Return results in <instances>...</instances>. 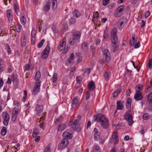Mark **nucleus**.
<instances>
[{
	"label": "nucleus",
	"mask_w": 152,
	"mask_h": 152,
	"mask_svg": "<svg viewBox=\"0 0 152 152\" xmlns=\"http://www.w3.org/2000/svg\"><path fill=\"white\" fill-rule=\"evenodd\" d=\"M94 119L95 121L100 122L103 128L107 129L108 127L109 122L105 115L102 114L96 115L94 117Z\"/></svg>",
	"instance_id": "f257e3e1"
},
{
	"label": "nucleus",
	"mask_w": 152,
	"mask_h": 152,
	"mask_svg": "<svg viewBox=\"0 0 152 152\" xmlns=\"http://www.w3.org/2000/svg\"><path fill=\"white\" fill-rule=\"evenodd\" d=\"M117 30L116 28H113L111 31V43L118 42L117 37Z\"/></svg>",
	"instance_id": "f03ea898"
},
{
	"label": "nucleus",
	"mask_w": 152,
	"mask_h": 152,
	"mask_svg": "<svg viewBox=\"0 0 152 152\" xmlns=\"http://www.w3.org/2000/svg\"><path fill=\"white\" fill-rule=\"evenodd\" d=\"M124 118L128 122L129 125H131L133 124V121L132 112L130 110H128L126 112L124 115Z\"/></svg>",
	"instance_id": "7ed1b4c3"
},
{
	"label": "nucleus",
	"mask_w": 152,
	"mask_h": 152,
	"mask_svg": "<svg viewBox=\"0 0 152 152\" xmlns=\"http://www.w3.org/2000/svg\"><path fill=\"white\" fill-rule=\"evenodd\" d=\"M50 50V44L48 42L45 48L42 51L41 55V58L43 59L46 58L49 53Z\"/></svg>",
	"instance_id": "20e7f679"
},
{
	"label": "nucleus",
	"mask_w": 152,
	"mask_h": 152,
	"mask_svg": "<svg viewBox=\"0 0 152 152\" xmlns=\"http://www.w3.org/2000/svg\"><path fill=\"white\" fill-rule=\"evenodd\" d=\"M66 39H64L62 40V42L60 43L59 46L58 47V50L62 51L64 50L63 53H65L68 50V47L66 48Z\"/></svg>",
	"instance_id": "39448f33"
},
{
	"label": "nucleus",
	"mask_w": 152,
	"mask_h": 152,
	"mask_svg": "<svg viewBox=\"0 0 152 152\" xmlns=\"http://www.w3.org/2000/svg\"><path fill=\"white\" fill-rule=\"evenodd\" d=\"M69 142V140L67 139L64 138L63 139L58 145V149H61L64 148L68 145Z\"/></svg>",
	"instance_id": "423d86ee"
},
{
	"label": "nucleus",
	"mask_w": 152,
	"mask_h": 152,
	"mask_svg": "<svg viewBox=\"0 0 152 152\" xmlns=\"http://www.w3.org/2000/svg\"><path fill=\"white\" fill-rule=\"evenodd\" d=\"M127 22L126 18L125 17H123L121 18L119 22V23L118 25V28L119 30H121L124 27V24Z\"/></svg>",
	"instance_id": "0eeeda50"
},
{
	"label": "nucleus",
	"mask_w": 152,
	"mask_h": 152,
	"mask_svg": "<svg viewBox=\"0 0 152 152\" xmlns=\"http://www.w3.org/2000/svg\"><path fill=\"white\" fill-rule=\"evenodd\" d=\"M43 110V107L42 105L37 104L36 106L35 110L37 115L39 116L42 113Z\"/></svg>",
	"instance_id": "6e6552de"
},
{
	"label": "nucleus",
	"mask_w": 152,
	"mask_h": 152,
	"mask_svg": "<svg viewBox=\"0 0 152 152\" xmlns=\"http://www.w3.org/2000/svg\"><path fill=\"white\" fill-rule=\"evenodd\" d=\"M102 52L104 55L105 56L107 62H109L111 59V57L110 54L108 50L107 49H104L103 50Z\"/></svg>",
	"instance_id": "1a4fd4ad"
},
{
	"label": "nucleus",
	"mask_w": 152,
	"mask_h": 152,
	"mask_svg": "<svg viewBox=\"0 0 152 152\" xmlns=\"http://www.w3.org/2000/svg\"><path fill=\"white\" fill-rule=\"evenodd\" d=\"M40 85L39 81L38 80L37 82H36L32 91V94H33L36 95L38 92L40 88Z\"/></svg>",
	"instance_id": "9d476101"
},
{
	"label": "nucleus",
	"mask_w": 152,
	"mask_h": 152,
	"mask_svg": "<svg viewBox=\"0 0 152 152\" xmlns=\"http://www.w3.org/2000/svg\"><path fill=\"white\" fill-rule=\"evenodd\" d=\"M78 120L77 119L74 120L73 121L69 122L68 124L69 125L72 126L71 128L73 129H76L77 127V126H78Z\"/></svg>",
	"instance_id": "9b49d317"
},
{
	"label": "nucleus",
	"mask_w": 152,
	"mask_h": 152,
	"mask_svg": "<svg viewBox=\"0 0 152 152\" xmlns=\"http://www.w3.org/2000/svg\"><path fill=\"white\" fill-rule=\"evenodd\" d=\"M134 98L136 101H139L142 99L143 96L141 92H136Z\"/></svg>",
	"instance_id": "f8f14e48"
},
{
	"label": "nucleus",
	"mask_w": 152,
	"mask_h": 152,
	"mask_svg": "<svg viewBox=\"0 0 152 152\" xmlns=\"http://www.w3.org/2000/svg\"><path fill=\"white\" fill-rule=\"evenodd\" d=\"M7 15L8 18V20L10 22H11L13 19L12 11L10 10H7Z\"/></svg>",
	"instance_id": "ddd939ff"
},
{
	"label": "nucleus",
	"mask_w": 152,
	"mask_h": 152,
	"mask_svg": "<svg viewBox=\"0 0 152 152\" xmlns=\"http://www.w3.org/2000/svg\"><path fill=\"white\" fill-rule=\"evenodd\" d=\"M88 87L89 91H94L95 88V83L93 81H91L88 83Z\"/></svg>",
	"instance_id": "4468645a"
},
{
	"label": "nucleus",
	"mask_w": 152,
	"mask_h": 152,
	"mask_svg": "<svg viewBox=\"0 0 152 152\" xmlns=\"http://www.w3.org/2000/svg\"><path fill=\"white\" fill-rule=\"evenodd\" d=\"M94 140H97L99 138L100 133L98 132V129L96 128H94Z\"/></svg>",
	"instance_id": "2eb2a0df"
},
{
	"label": "nucleus",
	"mask_w": 152,
	"mask_h": 152,
	"mask_svg": "<svg viewBox=\"0 0 152 152\" xmlns=\"http://www.w3.org/2000/svg\"><path fill=\"white\" fill-rule=\"evenodd\" d=\"M20 20L21 23L25 25L26 22V19L25 18V15L23 13H21L20 14Z\"/></svg>",
	"instance_id": "dca6fc26"
},
{
	"label": "nucleus",
	"mask_w": 152,
	"mask_h": 152,
	"mask_svg": "<svg viewBox=\"0 0 152 152\" xmlns=\"http://www.w3.org/2000/svg\"><path fill=\"white\" fill-rule=\"evenodd\" d=\"M124 7L122 6H121L119 7L117 9V12L115 14V16L117 17H119L121 16L119 14L123 11Z\"/></svg>",
	"instance_id": "f3484780"
},
{
	"label": "nucleus",
	"mask_w": 152,
	"mask_h": 152,
	"mask_svg": "<svg viewBox=\"0 0 152 152\" xmlns=\"http://www.w3.org/2000/svg\"><path fill=\"white\" fill-rule=\"evenodd\" d=\"M118 43V42L112 43L113 51L114 52H116L119 50Z\"/></svg>",
	"instance_id": "a211bd4d"
},
{
	"label": "nucleus",
	"mask_w": 152,
	"mask_h": 152,
	"mask_svg": "<svg viewBox=\"0 0 152 152\" xmlns=\"http://www.w3.org/2000/svg\"><path fill=\"white\" fill-rule=\"evenodd\" d=\"M81 48L83 51L86 52L88 48V43L86 42H83L81 45Z\"/></svg>",
	"instance_id": "6ab92c4d"
},
{
	"label": "nucleus",
	"mask_w": 152,
	"mask_h": 152,
	"mask_svg": "<svg viewBox=\"0 0 152 152\" xmlns=\"http://www.w3.org/2000/svg\"><path fill=\"white\" fill-rule=\"evenodd\" d=\"M50 7V2L49 1L45 4L43 7L44 10L46 12H48Z\"/></svg>",
	"instance_id": "aec40b11"
},
{
	"label": "nucleus",
	"mask_w": 152,
	"mask_h": 152,
	"mask_svg": "<svg viewBox=\"0 0 152 152\" xmlns=\"http://www.w3.org/2000/svg\"><path fill=\"white\" fill-rule=\"evenodd\" d=\"M123 102L118 101L117 102V110H122L123 109Z\"/></svg>",
	"instance_id": "412c9836"
},
{
	"label": "nucleus",
	"mask_w": 152,
	"mask_h": 152,
	"mask_svg": "<svg viewBox=\"0 0 152 152\" xmlns=\"http://www.w3.org/2000/svg\"><path fill=\"white\" fill-rule=\"evenodd\" d=\"M135 35H133L132 37V40L131 39L130 40L129 44L130 45L131 47L133 46L137 42V38H135Z\"/></svg>",
	"instance_id": "4be33fe9"
},
{
	"label": "nucleus",
	"mask_w": 152,
	"mask_h": 152,
	"mask_svg": "<svg viewBox=\"0 0 152 152\" xmlns=\"http://www.w3.org/2000/svg\"><path fill=\"white\" fill-rule=\"evenodd\" d=\"M52 7L53 10L55 11L56 10L57 7V3L56 0H51Z\"/></svg>",
	"instance_id": "5701e85b"
},
{
	"label": "nucleus",
	"mask_w": 152,
	"mask_h": 152,
	"mask_svg": "<svg viewBox=\"0 0 152 152\" xmlns=\"http://www.w3.org/2000/svg\"><path fill=\"white\" fill-rule=\"evenodd\" d=\"M66 125L64 124H62L58 125V130L60 131H62L66 127Z\"/></svg>",
	"instance_id": "b1692460"
},
{
	"label": "nucleus",
	"mask_w": 152,
	"mask_h": 152,
	"mask_svg": "<svg viewBox=\"0 0 152 152\" xmlns=\"http://www.w3.org/2000/svg\"><path fill=\"white\" fill-rule=\"evenodd\" d=\"M132 99L131 98H128L126 101V108H129L131 106Z\"/></svg>",
	"instance_id": "393cba45"
},
{
	"label": "nucleus",
	"mask_w": 152,
	"mask_h": 152,
	"mask_svg": "<svg viewBox=\"0 0 152 152\" xmlns=\"http://www.w3.org/2000/svg\"><path fill=\"white\" fill-rule=\"evenodd\" d=\"M80 34L79 32H76L73 34L72 37L76 39H78L80 37Z\"/></svg>",
	"instance_id": "a878e982"
},
{
	"label": "nucleus",
	"mask_w": 152,
	"mask_h": 152,
	"mask_svg": "<svg viewBox=\"0 0 152 152\" xmlns=\"http://www.w3.org/2000/svg\"><path fill=\"white\" fill-rule=\"evenodd\" d=\"M36 31L35 28H33L31 32V37L32 41H33L34 43V40L35 39V36Z\"/></svg>",
	"instance_id": "bb28decb"
},
{
	"label": "nucleus",
	"mask_w": 152,
	"mask_h": 152,
	"mask_svg": "<svg viewBox=\"0 0 152 152\" xmlns=\"http://www.w3.org/2000/svg\"><path fill=\"white\" fill-rule=\"evenodd\" d=\"M110 72L108 70H107L104 74V77L105 80H107L110 77Z\"/></svg>",
	"instance_id": "cd10ccee"
},
{
	"label": "nucleus",
	"mask_w": 152,
	"mask_h": 152,
	"mask_svg": "<svg viewBox=\"0 0 152 152\" xmlns=\"http://www.w3.org/2000/svg\"><path fill=\"white\" fill-rule=\"evenodd\" d=\"M75 55L73 53L70 54L69 57L68 59V61L69 63H71L72 61L74 60Z\"/></svg>",
	"instance_id": "c85d7f7f"
},
{
	"label": "nucleus",
	"mask_w": 152,
	"mask_h": 152,
	"mask_svg": "<svg viewBox=\"0 0 152 152\" xmlns=\"http://www.w3.org/2000/svg\"><path fill=\"white\" fill-rule=\"evenodd\" d=\"M73 15L76 18H78L81 15V14L77 10H75L73 12Z\"/></svg>",
	"instance_id": "c756f323"
},
{
	"label": "nucleus",
	"mask_w": 152,
	"mask_h": 152,
	"mask_svg": "<svg viewBox=\"0 0 152 152\" xmlns=\"http://www.w3.org/2000/svg\"><path fill=\"white\" fill-rule=\"evenodd\" d=\"M79 102V98L77 97H75L73 98L72 101V104L73 105H75L77 104Z\"/></svg>",
	"instance_id": "7c9ffc66"
},
{
	"label": "nucleus",
	"mask_w": 152,
	"mask_h": 152,
	"mask_svg": "<svg viewBox=\"0 0 152 152\" xmlns=\"http://www.w3.org/2000/svg\"><path fill=\"white\" fill-rule=\"evenodd\" d=\"M41 75L40 73L39 72H37L35 75V79L36 80V82H37V81L38 80L39 81V83H40V80H39V78L40 77Z\"/></svg>",
	"instance_id": "2f4dec72"
},
{
	"label": "nucleus",
	"mask_w": 152,
	"mask_h": 152,
	"mask_svg": "<svg viewBox=\"0 0 152 152\" xmlns=\"http://www.w3.org/2000/svg\"><path fill=\"white\" fill-rule=\"evenodd\" d=\"M113 137L115 140L114 144H117L118 142V136L116 132L113 133Z\"/></svg>",
	"instance_id": "473e14b6"
},
{
	"label": "nucleus",
	"mask_w": 152,
	"mask_h": 152,
	"mask_svg": "<svg viewBox=\"0 0 152 152\" xmlns=\"http://www.w3.org/2000/svg\"><path fill=\"white\" fill-rule=\"evenodd\" d=\"M142 87V85L141 84H139L136 86L135 88L136 92H141L140 91Z\"/></svg>",
	"instance_id": "72a5a7b5"
},
{
	"label": "nucleus",
	"mask_w": 152,
	"mask_h": 152,
	"mask_svg": "<svg viewBox=\"0 0 152 152\" xmlns=\"http://www.w3.org/2000/svg\"><path fill=\"white\" fill-rule=\"evenodd\" d=\"M70 135V134L67 132H65L63 134V136L64 138H66L67 139L68 138L69 139L71 138L72 137Z\"/></svg>",
	"instance_id": "f704fd0d"
},
{
	"label": "nucleus",
	"mask_w": 152,
	"mask_h": 152,
	"mask_svg": "<svg viewBox=\"0 0 152 152\" xmlns=\"http://www.w3.org/2000/svg\"><path fill=\"white\" fill-rule=\"evenodd\" d=\"M121 92V90L118 89L115 91L113 94L112 96V97L114 98H115L118 96V94Z\"/></svg>",
	"instance_id": "c9c22d12"
},
{
	"label": "nucleus",
	"mask_w": 152,
	"mask_h": 152,
	"mask_svg": "<svg viewBox=\"0 0 152 152\" xmlns=\"http://www.w3.org/2000/svg\"><path fill=\"white\" fill-rule=\"evenodd\" d=\"M2 117L3 118V119H10V116L8 114L5 112H4L3 113Z\"/></svg>",
	"instance_id": "e433bc0d"
},
{
	"label": "nucleus",
	"mask_w": 152,
	"mask_h": 152,
	"mask_svg": "<svg viewBox=\"0 0 152 152\" xmlns=\"http://www.w3.org/2000/svg\"><path fill=\"white\" fill-rule=\"evenodd\" d=\"M58 75L56 73H55L53 75L52 77V81L53 83H55L58 80Z\"/></svg>",
	"instance_id": "4c0bfd02"
},
{
	"label": "nucleus",
	"mask_w": 152,
	"mask_h": 152,
	"mask_svg": "<svg viewBox=\"0 0 152 152\" xmlns=\"http://www.w3.org/2000/svg\"><path fill=\"white\" fill-rule=\"evenodd\" d=\"M7 130L6 128L5 127H3L1 131V134L2 136H4L6 134Z\"/></svg>",
	"instance_id": "58836bf2"
},
{
	"label": "nucleus",
	"mask_w": 152,
	"mask_h": 152,
	"mask_svg": "<svg viewBox=\"0 0 152 152\" xmlns=\"http://www.w3.org/2000/svg\"><path fill=\"white\" fill-rule=\"evenodd\" d=\"M92 152H100V149L99 146H95L93 149Z\"/></svg>",
	"instance_id": "ea45409f"
},
{
	"label": "nucleus",
	"mask_w": 152,
	"mask_h": 152,
	"mask_svg": "<svg viewBox=\"0 0 152 152\" xmlns=\"http://www.w3.org/2000/svg\"><path fill=\"white\" fill-rule=\"evenodd\" d=\"M148 101L149 102V103L152 102V92L150 93L148 95Z\"/></svg>",
	"instance_id": "a19ab883"
},
{
	"label": "nucleus",
	"mask_w": 152,
	"mask_h": 152,
	"mask_svg": "<svg viewBox=\"0 0 152 152\" xmlns=\"http://www.w3.org/2000/svg\"><path fill=\"white\" fill-rule=\"evenodd\" d=\"M91 51L92 52V56H94L96 53V48L94 46H91L90 47Z\"/></svg>",
	"instance_id": "79ce46f5"
},
{
	"label": "nucleus",
	"mask_w": 152,
	"mask_h": 152,
	"mask_svg": "<svg viewBox=\"0 0 152 152\" xmlns=\"http://www.w3.org/2000/svg\"><path fill=\"white\" fill-rule=\"evenodd\" d=\"M75 39H74L73 37L71 38L69 40V43L71 45H73L75 42V41L76 40Z\"/></svg>",
	"instance_id": "37998d69"
},
{
	"label": "nucleus",
	"mask_w": 152,
	"mask_h": 152,
	"mask_svg": "<svg viewBox=\"0 0 152 152\" xmlns=\"http://www.w3.org/2000/svg\"><path fill=\"white\" fill-rule=\"evenodd\" d=\"M62 116L61 115L59 118L56 119L55 122L57 124L58 123H61L62 121Z\"/></svg>",
	"instance_id": "c03bdc74"
},
{
	"label": "nucleus",
	"mask_w": 152,
	"mask_h": 152,
	"mask_svg": "<svg viewBox=\"0 0 152 152\" xmlns=\"http://www.w3.org/2000/svg\"><path fill=\"white\" fill-rule=\"evenodd\" d=\"M38 129H34L33 132V137H35L38 134Z\"/></svg>",
	"instance_id": "a18cd8bd"
},
{
	"label": "nucleus",
	"mask_w": 152,
	"mask_h": 152,
	"mask_svg": "<svg viewBox=\"0 0 152 152\" xmlns=\"http://www.w3.org/2000/svg\"><path fill=\"white\" fill-rule=\"evenodd\" d=\"M45 41V40L44 39L42 40L38 43L37 45L38 47L39 48H41L42 46Z\"/></svg>",
	"instance_id": "49530a36"
},
{
	"label": "nucleus",
	"mask_w": 152,
	"mask_h": 152,
	"mask_svg": "<svg viewBox=\"0 0 152 152\" xmlns=\"http://www.w3.org/2000/svg\"><path fill=\"white\" fill-rule=\"evenodd\" d=\"M14 8L16 13L18 14V13L19 12V8L18 7L17 4H14Z\"/></svg>",
	"instance_id": "de8ad7c7"
},
{
	"label": "nucleus",
	"mask_w": 152,
	"mask_h": 152,
	"mask_svg": "<svg viewBox=\"0 0 152 152\" xmlns=\"http://www.w3.org/2000/svg\"><path fill=\"white\" fill-rule=\"evenodd\" d=\"M6 49L7 50V51L8 54H10L11 53V52L9 45L8 44H7L6 45Z\"/></svg>",
	"instance_id": "09e8293b"
},
{
	"label": "nucleus",
	"mask_w": 152,
	"mask_h": 152,
	"mask_svg": "<svg viewBox=\"0 0 152 152\" xmlns=\"http://www.w3.org/2000/svg\"><path fill=\"white\" fill-rule=\"evenodd\" d=\"M26 42V40L25 39V37H23L21 38V44L23 46L25 45Z\"/></svg>",
	"instance_id": "8fccbe9b"
},
{
	"label": "nucleus",
	"mask_w": 152,
	"mask_h": 152,
	"mask_svg": "<svg viewBox=\"0 0 152 152\" xmlns=\"http://www.w3.org/2000/svg\"><path fill=\"white\" fill-rule=\"evenodd\" d=\"M11 79L13 82H15V83L17 82L18 79L14 75H12Z\"/></svg>",
	"instance_id": "3c124183"
},
{
	"label": "nucleus",
	"mask_w": 152,
	"mask_h": 152,
	"mask_svg": "<svg viewBox=\"0 0 152 152\" xmlns=\"http://www.w3.org/2000/svg\"><path fill=\"white\" fill-rule=\"evenodd\" d=\"M143 118L144 120H147L149 119V114L148 113H146L143 114Z\"/></svg>",
	"instance_id": "603ef678"
},
{
	"label": "nucleus",
	"mask_w": 152,
	"mask_h": 152,
	"mask_svg": "<svg viewBox=\"0 0 152 152\" xmlns=\"http://www.w3.org/2000/svg\"><path fill=\"white\" fill-rule=\"evenodd\" d=\"M27 97V93L26 91V90H24V96L23 97V101L24 102L26 100V98Z\"/></svg>",
	"instance_id": "864d4df0"
},
{
	"label": "nucleus",
	"mask_w": 152,
	"mask_h": 152,
	"mask_svg": "<svg viewBox=\"0 0 152 152\" xmlns=\"http://www.w3.org/2000/svg\"><path fill=\"white\" fill-rule=\"evenodd\" d=\"M50 146L48 145L44 149V152H50Z\"/></svg>",
	"instance_id": "5fc2aeb1"
},
{
	"label": "nucleus",
	"mask_w": 152,
	"mask_h": 152,
	"mask_svg": "<svg viewBox=\"0 0 152 152\" xmlns=\"http://www.w3.org/2000/svg\"><path fill=\"white\" fill-rule=\"evenodd\" d=\"M30 65L27 64L24 67V70L25 72L26 70H29L30 69Z\"/></svg>",
	"instance_id": "6e6d98bb"
},
{
	"label": "nucleus",
	"mask_w": 152,
	"mask_h": 152,
	"mask_svg": "<svg viewBox=\"0 0 152 152\" xmlns=\"http://www.w3.org/2000/svg\"><path fill=\"white\" fill-rule=\"evenodd\" d=\"M69 22L71 24H74L76 22L75 19L74 18L72 17L69 20Z\"/></svg>",
	"instance_id": "4d7b16f0"
},
{
	"label": "nucleus",
	"mask_w": 152,
	"mask_h": 152,
	"mask_svg": "<svg viewBox=\"0 0 152 152\" xmlns=\"http://www.w3.org/2000/svg\"><path fill=\"white\" fill-rule=\"evenodd\" d=\"M77 83L79 84L80 83L82 80L81 77L80 76H78L76 77Z\"/></svg>",
	"instance_id": "13d9d810"
},
{
	"label": "nucleus",
	"mask_w": 152,
	"mask_h": 152,
	"mask_svg": "<svg viewBox=\"0 0 152 152\" xmlns=\"http://www.w3.org/2000/svg\"><path fill=\"white\" fill-rule=\"evenodd\" d=\"M9 121V119H4L3 121V124L5 126H7L8 124V123Z\"/></svg>",
	"instance_id": "bf43d9fd"
},
{
	"label": "nucleus",
	"mask_w": 152,
	"mask_h": 152,
	"mask_svg": "<svg viewBox=\"0 0 152 152\" xmlns=\"http://www.w3.org/2000/svg\"><path fill=\"white\" fill-rule=\"evenodd\" d=\"M110 0H103V5L106 6L108 4Z\"/></svg>",
	"instance_id": "052dcab7"
},
{
	"label": "nucleus",
	"mask_w": 152,
	"mask_h": 152,
	"mask_svg": "<svg viewBox=\"0 0 152 152\" xmlns=\"http://www.w3.org/2000/svg\"><path fill=\"white\" fill-rule=\"evenodd\" d=\"M152 65V59L150 58L149 60L148 67L150 69H151Z\"/></svg>",
	"instance_id": "680f3d73"
},
{
	"label": "nucleus",
	"mask_w": 152,
	"mask_h": 152,
	"mask_svg": "<svg viewBox=\"0 0 152 152\" xmlns=\"http://www.w3.org/2000/svg\"><path fill=\"white\" fill-rule=\"evenodd\" d=\"M90 96V92L89 91H87L86 95V99L87 100L89 99Z\"/></svg>",
	"instance_id": "e2e57ef3"
},
{
	"label": "nucleus",
	"mask_w": 152,
	"mask_h": 152,
	"mask_svg": "<svg viewBox=\"0 0 152 152\" xmlns=\"http://www.w3.org/2000/svg\"><path fill=\"white\" fill-rule=\"evenodd\" d=\"M98 16L99 13L97 12H95L93 13V16L94 18H97Z\"/></svg>",
	"instance_id": "0e129e2a"
},
{
	"label": "nucleus",
	"mask_w": 152,
	"mask_h": 152,
	"mask_svg": "<svg viewBox=\"0 0 152 152\" xmlns=\"http://www.w3.org/2000/svg\"><path fill=\"white\" fill-rule=\"evenodd\" d=\"M19 112V111H18L17 109L15 108L13 111V114H15V115H17V114H18Z\"/></svg>",
	"instance_id": "69168bd1"
},
{
	"label": "nucleus",
	"mask_w": 152,
	"mask_h": 152,
	"mask_svg": "<svg viewBox=\"0 0 152 152\" xmlns=\"http://www.w3.org/2000/svg\"><path fill=\"white\" fill-rule=\"evenodd\" d=\"M12 71V68L11 66H9L7 68V71L8 72L11 73Z\"/></svg>",
	"instance_id": "338daca9"
},
{
	"label": "nucleus",
	"mask_w": 152,
	"mask_h": 152,
	"mask_svg": "<svg viewBox=\"0 0 152 152\" xmlns=\"http://www.w3.org/2000/svg\"><path fill=\"white\" fill-rule=\"evenodd\" d=\"M17 115H15V114L14 115L13 114H12V120L13 121H14L16 120V119Z\"/></svg>",
	"instance_id": "774afa93"
}]
</instances>
